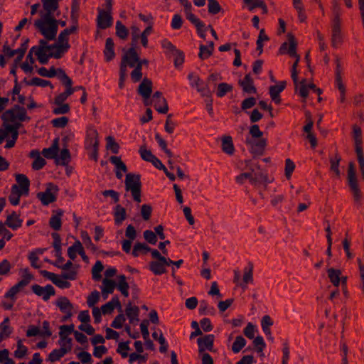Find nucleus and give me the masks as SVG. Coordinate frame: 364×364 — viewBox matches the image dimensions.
Segmentation results:
<instances>
[{
  "instance_id": "1",
  "label": "nucleus",
  "mask_w": 364,
  "mask_h": 364,
  "mask_svg": "<svg viewBox=\"0 0 364 364\" xmlns=\"http://www.w3.org/2000/svg\"><path fill=\"white\" fill-rule=\"evenodd\" d=\"M58 20L44 14L42 18L35 21L34 25L48 41L55 40L58 32Z\"/></svg>"
},
{
  "instance_id": "2",
  "label": "nucleus",
  "mask_w": 364,
  "mask_h": 364,
  "mask_svg": "<svg viewBox=\"0 0 364 364\" xmlns=\"http://www.w3.org/2000/svg\"><path fill=\"white\" fill-rule=\"evenodd\" d=\"M40 273L43 277L50 279L54 284L61 289L69 288L70 283L66 280H75L77 274L75 269H71L68 272H63L60 276L46 270H41Z\"/></svg>"
},
{
  "instance_id": "3",
  "label": "nucleus",
  "mask_w": 364,
  "mask_h": 364,
  "mask_svg": "<svg viewBox=\"0 0 364 364\" xmlns=\"http://www.w3.org/2000/svg\"><path fill=\"white\" fill-rule=\"evenodd\" d=\"M141 177L139 174L129 173L125 178V189L130 191L133 199L137 203L141 202Z\"/></svg>"
},
{
  "instance_id": "4",
  "label": "nucleus",
  "mask_w": 364,
  "mask_h": 364,
  "mask_svg": "<svg viewBox=\"0 0 364 364\" xmlns=\"http://www.w3.org/2000/svg\"><path fill=\"white\" fill-rule=\"evenodd\" d=\"M1 119L4 128L8 125H14L19 128L23 122V109L18 105H15L14 108L3 113Z\"/></svg>"
},
{
  "instance_id": "5",
  "label": "nucleus",
  "mask_w": 364,
  "mask_h": 364,
  "mask_svg": "<svg viewBox=\"0 0 364 364\" xmlns=\"http://www.w3.org/2000/svg\"><path fill=\"white\" fill-rule=\"evenodd\" d=\"M347 179L349 187L353 193L355 201L359 202L361 199V193L358 186L355 164L352 161L348 164Z\"/></svg>"
},
{
  "instance_id": "6",
  "label": "nucleus",
  "mask_w": 364,
  "mask_h": 364,
  "mask_svg": "<svg viewBox=\"0 0 364 364\" xmlns=\"http://www.w3.org/2000/svg\"><path fill=\"white\" fill-rule=\"evenodd\" d=\"M58 191L59 188L58 186L53 183H48L46 184L45 191L38 193L36 196L43 205H48L56 200Z\"/></svg>"
},
{
  "instance_id": "7",
  "label": "nucleus",
  "mask_w": 364,
  "mask_h": 364,
  "mask_svg": "<svg viewBox=\"0 0 364 364\" xmlns=\"http://www.w3.org/2000/svg\"><path fill=\"white\" fill-rule=\"evenodd\" d=\"M124 54L123 55L120 63V70L122 71V75H124V72H127V68H134L136 63L139 61V56L134 48H130L128 50L123 49Z\"/></svg>"
},
{
  "instance_id": "8",
  "label": "nucleus",
  "mask_w": 364,
  "mask_h": 364,
  "mask_svg": "<svg viewBox=\"0 0 364 364\" xmlns=\"http://www.w3.org/2000/svg\"><path fill=\"white\" fill-rule=\"evenodd\" d=\"M21 289H23V279L18 281L16 284L13 286L5 294L4 298L6 300L2 301L1 305L6 310H9L13 307L17 299V294L20 292Z\"/></svg>"
},
{
  "instance_id": "9",
  "label": "nucleus",
  "mask_w": 364,
  "mask_h": 364,
  "mask_svg": "<svg viewBox=\"0 0 364 364\" xmlns=\"http://www.w3.org/2000/svg\"><path fill=\"white\" fill-rule=\"evenodd\" d=\"M16 179L18 184L12 186L11 193L9 196V200L13 205L19 204L20 198L23 195V174H16Z\"/></svg>"
},
{
  "instance_id": "10",
  "label": "nucleus",
  "mask_w": 364,
  "mask_h": 364,
  "mask_svg": "<svg viewBox=\"0 0 364 364\" xmlns=\"http://www.w3.org/2000/svg\"><path fill=\"white\" fill-rule=\"evenodd\" d=\"M246 144L250 146L251 152L257 155H262L267 144L266 139H250L247 138L245 141Z\"/></svg>"
},
{
  "instance_id": "11",
  "label": "nucleus",
  "mask_w": 364,
  "mask_h": 364,
  "mask_svg": "<svg viewBox=\"0 0 364 364\" xmlns=\"http://www.w3.org/2000/svg\"><path fill=\"white\" fill-rule=\"evenodd\" d=\"M287 37L289 41V55L291 57L295 58V61L292 65L291 70H297L296 68L300 60V56L296 53L297 42L294 36L291 33H288Z\"/></svg>"
},
{
  "instance_id": "12",
  "label": "nucleus",
  "mask_w": 364,
  "mask_h": 364,
  "mask_svg": "<svg viewBox=\"0 0 364 364\" xmlns=\"http://www.w3.org/2000/svg\"><path fill=\"white\" fill-rule=\"evenodd\" d=\"M32 291L38 296H42L43 300L47 301L51 296L55 294V289L50 284L42 287L38 284H34L31 287Z\"/></svg>"
},
{
  "instance_id": "13",
  "label": "nucleus",
  "mask_w": 364,
  "mask_h": 364,
  "mask_svg": "<svg viewBox=\"0 0 364 364\" xmlns=\"http://www.w3.org/2000/svg\"><path fill=\"white\" fill-rule=\"evenodd\" d=\"M215 336L213 334L205 335L203 337L198 338L197 340L198 346V351L200 353H203L206 350L212 351L213 348Z\"/></svg>"
},
{
  "instance_id": "14",
  "label": "nucleus",
  "mask_w": 364,
  "mask_h": 364,
  "mask_svg": "<svg viewBox=\"0 0 364 364\" xmlns=\"http://www.w3.org/2000/svg\"><path fill=\"white\" fill-rule=\"evenodd\" d=\"M3 52L9 58L14 56L16 54H18V55L15 60V65L16 67H19L20 68L23 69V63L21 62V58H23V43L21 44L19 48L15 50H11L7 45H4Z\"/></svg>"
},
{
  "instance_id": "15",
  "label": "nucleus",
  "mask_w": 364,
  "mask_h": 364,
  "mask_svg": "<svg viewBox=\"0 0 364 364\" xmlns=\"http://www.w3.org/2000/svg\"><path fill=\"white\" fill-rule=\"evenodd\" d=\"M343 36L341 33V21H333L331 43L332 46L336 48L341 44Z\"/></svg>"
},
{
  "instance_id": "16",
  "label": "nucleus",
  "mask_w": 364,
  "mask_h": 364,
  "mask_svg": "<svg viewBox=\"0 0 364 364\" xmlns=\"http://www.w3.org/2000/svg\"><path fill=\"white\" fill-rule=\"evenodd\" d=\"M52 237L53 238V246L55 249V256L57 257V260L55 262H52V264L55 267H60V263H62L64 260L62 257L61 238L60 235L57 232H53Z\"/></svg>"
},
{
  "instance_id": "17",
  "label": "nucleus",
  "mask_w": 364,
  "mask_h": 364,
  "mask_svg": "<svg viewBox=\"0 0 364 364\" xmlns=\"http://www.w3.org/2000/svg\"><path fill=\"white\" fill-rule=\"evenodd\" d=\"M97 22L98 28L101 29H106L112 26V17L109 12L100 9L99 10Z\"/></svg>"
},
{
  "instance_id": "18",
  "label": "nucleus",
  "mask_w": 364,
  "mask_h": 364,
  "mask_svg": "<svg viewBox=\"0 0 364 364\" xmlns=\"http://www.w3.org/2000/svg\"><path fill=\"white\" fill-rule=\"evenodd\" d=\"M238 84L241 86L243 92L247 94H255L257 92V88L250 73L245 75L242 80H240Z\"/></svg>"
},
{
  "instance_id": "19",
  "label": "nucleus",
  "mask_w": 364,
  "mask_h": 364,
  "mask_svg": "<svg viewBox=\"0 0 364 364\" xmlns=\"http://www.w3.org/2000/svg\"><path fill=\"white\" fill-rule=\"evenodd\" d=\"M87 140L89 141L90 145L93 147V152L91 157L97 161L98 159V133L96 129H91L87 133Z\"/></svg>"
},
{
  "instance_id": "20",
  "label": "nucleus",
  "mask_w": 364,
  "mask_h": 364,
  "mask_svg": "<svg viewBox=\"0 0 364 364\" xmlns=\"http://www.w3.org/2000/svg\"><path fill=\"white\" fill-rule=\"evenodd\" d=\"M69 48L70 45L66 44L65 46H63L55 43L50 46V49L48 50V52H49V56L55 59H59L62 58L63 54L67 52Z\"/></svg>"
},
{
  "instance_id": "21",
  "label": "nucleus",
  "mask_w": 364,
  "mask_h": 364,
  "mask_svg": "<svg viewBox=\"0 0 364 364\" xmlns=\"http://www.w3.org/2000/svg\"><path fill=\"white\" fill-rule=\"evenodd\" d=\"M172 260L166 259V262L160 260L151 261L149 263L150 270L156 275H160L166 272L165 266L171 265Z\"/></svg>"
},
{
  "instance_id": "22",
  "label": "nucleus",
  "mask_w": 364,
  "mask_h": 364,
  "mask_svg": "<svg viewBox=\"0 0 364 364\" xmlns=\"http://www.w3.org/2000/svg\"><path fill=\"white\" fill-rule=\"evenodd\" d=\"M58 72L59 79L62 82L63 85L66 87L64 93L68 97L70 95H73L75 91V88L72 87L73 81L62 68H58Z\"/></svg>"
},
{
  "instance_id": "23",
  "label": "nucleus",
  "mask_w": 364,
  "mask_h": 364,
  "mask_svg": "<svg viewBox=\"0 0 364 364\" xmlns=\"http://www.w3.org/2000/svg\"><path fill=\"white\" fill-rule=\"evenodd\" d=\"M152 92V82L144 77L138 87V93L144 99L149 100Z\"/></svg>"
},
{
  "instance_id": "24",
  "label": "nucleus",
  "mask_w": 364,
  "mask_h": 364,
  "mask_svg": "<svg viewBox=\"0 0 364 364\" xmlns=\"http://www.w3.org/2000/svg\"><path fill=\"white\" fill-rule=\"evenodd\" d=\"M59 138L57 137L53 141L50 147L45 148L42 151L43 156L48 159H55L59 152Z\"/></svg>"
},
{
  "instance_id": "25",
  "label": "nucleus",
  "mask_w": 364,
  "mask_h": 364,
  "mask_svg": "<svg viewBox=\"0 0 364 364\" xmlns=\"http://www.w3.org/2000/svg\"><path fill=\"white\" fill-rule=\"evenodd\" d=\"M286 82H280L278 85H272L269 87V95L272 100L276 104H280L281 98L279 94L285 89Z\"/></svg>"
},
{
  "instance_id": "26",
  "label": "nucleus",
  "mask_w": 364,
  "mask_h": 364,
  "mask_svg": "<svg viewBox=\"0 0 364 364\" xmlns=\"http://www.w3.org/2000/svg\"><path fill=\"white\" fill-rule=\"evenodd\" d=\"M29 156L34 159L32 163V168L34 170H40L46 165V160L41 156L40 152L38 150L31 151Z\"/></svg>"
},
{
  "instance_id": "27",
  "label": "nucleus",
  "mask_w": 364,
  "mask_h": 364,
  "mask_svg": "<svg viewBox=\"0 0 364 364\" xmlns=\"http://www.w3.org/2000/svg\"><path fill=\"white\" fill-rule=\"evenodd\" d=\"M115 307L122 311L121 304L117 296L113 297L110 301L102 306L101 311L103 314H109L113 311Z\"/></svg>"
},
{
  "instance_id": "28",
  "label": "nucleus",
  "mask_w": 364,
  "mask_h": 364,
  "mask_svg": "<svg viewBox=\"0 0 364 364\" xmlns=\"http://www.w3.org/2000/svg\"><path fill=\"white\" fill-rule=\"evenodd\" d=\"M125 313L131 323L139 321V309L138 306H132V303L129 302L126 306Z\"/></svg>"
},
{
  "instance_id": "29",
  "label": "nucleus",
  "mask_w": 364,
  "mask_h": 364,
  "mask_svg": "<svg viewBox=\"0 0 364 364\" xmlns=\"http://www.w3.org/2000/svg\"><path fill=\"white\" fill-rule=\"evenodd\" d=\"M22 220L20 219V214H17L16 212H13L7 216L5 222V225L15 230L21 226Z\"/></svg>"
},
{
  "instance_id": "30",
  "label": "nucleus",
  "mask_w": 364,
  "mask_h": 364,
  "mask_svg": "<svg viewBox=\"0 0 364 364\" xmlns=\"http://www.w3.org/2000/svg\"><path fill=\"white\" fill-rule=\"evenodd\" d=\"M328 277L331 284L338 287L341 283L340 276L342 274V272L339 269L328 268L327 269Z\"/></svg>"
},
{
  "instance_id": "31",
  "label": "nucleus",
  "mask_w": 364,
  "mask_h": 364,
  "mask_svg": "<svg viewBox=\"0 0 364 364\" xmlns=\"http://www.w3.org/2000/svg\"><path fill=\"white\" fill-rule=\"evenodd\" d=\"M222 149L228 155H232L234 154L235 147L230 136H225L222 138Z\"/></svg>"
},
{
  "instance_id": "32",
  "label": "nucleus",
  "mask_w": 364,
  "mask_h": 364,
  "mask_svg": "<svg viewBox=\"0 0 364 364\" xmlns=\"http://www.w3.org/2000/svg\"><path fill=\"white\" fill-rule=\"evenodd\" d=\"M70 161V154L67 148L63 149L60 155H57L55 163L56 165L67 166Z\"/></svg>"
},
{
  "instance_id": "33",
  "label": "nucleus",
  "mask_w": 364,
  "mask_h": 364,
  "mask_svg": "<svg viewBox=\"0 0 364 364\" xmlns=\"http://www.w3.org/2000/svg\"><path fill=\"white\" fill-rule=\"evenodd\" d=\"M114 41L112 38H107L105 43V48L104 50V55L107 61L112 60L114 55Z\"/></svg>"
},
{
  "instance_id": "34",
  "label": "nucleus",
  "mask_w": 364,
  "mask_h": 364,
  "mask_svg": "<svg viewBox=\"0 0 364 364\" xmlns=\"http://www.w3.org/2000/svg\"><path fill=\"white\" fill-rule=\"evenodd\" d=\"M353 138L355 142V149H362L363 138L361 128L357 124L353 126Z\"/></svg>"
},
{
  "instance_id": "35",
  "label": "nucleus",
  "mask_w": 364,
  "mask_h": 364,
  "mask_svg": "<svg viewBox=\"0 0 364 364\" xmlns=\"http://www.w3.org/2000/svg\"><path fill=\"white\" fill-rule=\"evenodd\" d=\"M57 214L53 215L49 220L50 227L54 230H59L62 226L61 216L63 213L62 210H56Z\"/></svg>"
},
{
  "instance_id": "36",
  "label": "nucleus",
  "mask_w": 364,
  "mask_h": 364,
  "mask_svg": "<svg viewBox=\"0 0 364 364\" xmlns=\"http://www.w3.org/2000/svg\"><path fill=\"white\" fill-rule=\"evenodd\" d=\"M43 6L46 11L45 14H49V17H53V13L58 8L57 0H41Z\"/></svg>"
},
{
  "instance_id": "37",
  "label": "nucleus",
  "mask_w": 364,
  "mask_h": 364,
  "mask_svg": "<svg viewBox=\"0 0 364 364\" xmlns=\"http://www.w3.org/2000/svg\"><path fill=\"white\" fill-rule=\"evenodd\" d=\"M114 221L117 225H120L126 219V210L120 205H117L114 212Z\"/></svg>"
},
{
  "instance_id": "38",
  "label": "nucleus",
  "mask_w": 364,
  "mask_h": 364,
  "mask_svg": "<svg viewBox=\"0 0 364 364\" xmlns=\"http://www.w3.org/2000/svg\"><path fill=\"white\" fill-rule=\"evenodd\" d=\"M149 251H151V248L146 244L136 242L134 245L132 254L134 257H137L140 253L146 255Z\"/></svg>"
},
{
  "instance_id": "39",
  "label": "nucleus",
  "mask_w": 364,
  "mask_h": 364,
  "mask_svg": "<svg viewBox=\"0 0 364 364\" xmlns=\"http://www.w3.org/2000/svg\"><path fill=\"white\" fill-rule=\"evenodd\" d=\"M59 336L60 348L66 349V353L70 351L72 348V338L68 337L65 332H59Z\"/></svg>"
},
{
  "instance_id": "40",
  "label": "nucleus",
  "mask_w": 364,
  "mask_h": 364,
  "mask_svg": "<svg viewBox=\"0 0 364 364\" xmlns=\"http://www.w3.org/2000/svg\"><path fill=\"white\" fill-rule=\"evenodd\" d=\"M56 305L62 312L72 311L73 309V306L68 299L64 296L60 297L57 300Z\"/></svg>"
},
{
  "instance_id": "41",
  "label": "nucleus",
  "mask_w": 364,
  "mask_h": 364,
  "mask_svg": "<svg viewBox=\"0 0 364 364\" xmlns=\"http://www.w3.org/2000/svg\"><path fill=\"white\" fill-rule=\"evenodd\" d=\"M24 82L27 85L39 86L42 87L50 86L51 89L53 88V85L51 84L50 81L39 77H33L28 81L24 80Z\"/></svg>"
},
{
  "instance_id": "42",
  "label": "nucleus",
  "mask_w": 364,
  "mask_h": 364,
  "mask_svg": "<svg viewBox=\"0 0 364 364\" xmlns=\"http://www.w3.org/2000/svg\"><path fill=\"white\" fill-rule=\"evenodd\" d=\"M341 160V156L336 154L335 156L333 158H330L329 161L331 164L330 169L333 171L337 177H340L341 172L339 170V164Z\"/></svg>"
},
{
  "instance_id": "43",
  "label": "nucleus",
  "mask_w": 364,
  "mask_h": 364,
  "mask_svg": "<svg viewBox=\"0 0 364 364\" xmlns=\"http://www.w3.org/2000/svg\"><path fill=\"white\" fill-rule=\"evenodd\" d=\"M38 73L42 77H53L57 75L59 78L58 68L55 69L53 66H52L49 70H47L44 67H41L38 70Z\"/></svg>"
},
{
  "instance_id": "44",
  "label": "nucleus",
  "mask_w": 364,
  "mask_h": 364,
  "mask_svg": "<svg viewBox=\"0 0 364 364\" xmlns=\"http://www.w3.org/2000/svg\"><path fill=\"white\" fill-rule=\"evenodd\" d=\"M119 278V283H118V289L121 291L122 294L124 295L125 297H127L129 296V284L126 281V277L124 275H119L118 277Z\"/></svg>"
},
{
  "instance_id": "45",
  "label": "nucleus",
  "mask_w": 364,
  "mask_h": 364,
  "mask_svg": "<svg viewBox=\"0 0 364 364\" xmlns=\"http://www.w3.org/2000/svg\"><path fill=\"white\" fill-rule=\"evenodd\" d=\"M103 287L102 288V293L103 295L105 294H112L114 291V287L116 286L115 282L107 278H105L102 280Z\"/></svg>"
},
{
  "instance_id": "46",
  "label": "nucleus",
  "mask_w": 364,
  "mask_h": 364,
  "mask_svg": "<svg viewBox=\"0 0 364 364\" xmlns=\"http://www.w3.org/2000/svg\"><path fill=\"white\" fill-rule=\"evenodd\" d=\"M9 321V318H6L0 324V343L9 337L11 333V330L8 325Z\"/></svg>"
},
{
  "instance_id": "47",
  "label": "nucleus",
  "mask_w": 364,
  "mask_h": 364,
  "mask_svg": "<svg viewBox=\"0 0 364 364\" xmlns=\"http://www.w3.org/2000/svg\"><path fill=\"white\" fill-rule=\"evenodd\" d=\"M109 161L115 166L117 171H122L124 173L127 171V166L119 156H112L109 158Z\"/></svg>"
},
{
  "instance_id": "48",
  "label": "nucleus",
  "mask_w": 364,
  "mask_h": 364,
  "mask_svg": "<svg viewBox=\"0 0 364 364\" xmlns=\"http://www.w3.org/2000/svg\"><path fill=\"white\" fill-rule=\"evenodd\" d=\"M35 49H36V47H33L30 50L28 54L27 55L26 61L24 62V72L31 73L33 70V67L31 65H30V64L32 65L35 62V60L33 57V53H35V51H36Z\"/></svg>"
},
{
  "instance_id": "49",
  "label": "nucleus",
  "mask_w": 364,
  "mask_h": 364,
  "mask_svg": "<svg viewBox=\"0 0 364 364\" xmlns=\"http://www.w3.org/2000/svg\"><path fill=\"white\" fill-rule=\"evenodd\" d=\"M245 339L242 336H238L236 337L235 341L232 343V350L235 353H237L242 350L243 347H245Z\"/></svg>"
},
{
  "instance_id": "50",
  "label": "nucleus",
  "mask_w": 364,
  "mask_h": 364,
  "mask_svg": "<svg viewBox=\"0 0 364 364\" xmlns=\"http://www.w3.org/2000/svg\"><path fill=\"white\" fill-rule=\"evenodd\" d=\"M128 30L121 21H118L116 23V35L121 39H126L128 36Z\"/></svg>"
},
{
  "instance_id": "51",
  "label": "nucleus",
  "mask_w": 364,
  "mask_h": 364,
  "mask_svg": "<svg viewBox=\"0 0 364 364\" xmlns=\"http://www.w3.org/2000/svg\"><path fill=\"white\" fill-rule=\"evenodd\" d=\"M106 141H107V145H106L107 149L111 150V151L113 154H118V152L119 151V145L118 143H117L115 141L114 137L112 136H108L106 138Z\"/></svg>"
},
{
  "instance_id": "52",
  "label": "nucleus",
  "mask_w": 364,
  "mask_h": 364,
  "mask_svg": "<svg viewBox=\"0 0 364 364\" xmlns=\"http://www.w3.org/2000/svg\"><path fill=\"white\" fill-rule=\"evenodd\" d=\"M232 86L225 82L220 83L218 85L217 96L219 97H224L228 92L232 90Z\"/></svg>"
},
{
  "instance_id": "53",
  "label": "nucleus",
  "mask_w": 364,
  "mask_h": 364,
  "mask_svg": "<svg viewBox=\"0 0 364 364\" xmlns=\"http://www.w3.org/2000/svg\"><path fill=\"white\" fill-rule=\"evenodd\" d=\"M66 353V349L65 348L55 349L49 354L48 360L50 362L59 360Z\"/></svg>"
},
{
  "instance_id": "54",
  "label": "nucleus",
  "mask_w": 364,
  "mask_h": 364,
  "mask_svg": "<svg viewBox=\"0 0 364 364\" xmlns=\"http://www.w3.org/2000/svg\"><path fill=\"white\" fill-rule=\"evenodd\" d=\"M134 68V69L131 73V77L134 82H139L142 77V65L136 62Z\"/></svg>"
},
{
  "instance_id": "55",
  "label": "nucleus",
  "mask_w": 364,
  "mask_h": 364,
  "mask_svg": "<svg viewBox=\"0 0 364 364\" xmlns=\"http://www.w3.org/2000/svg\"><path fill=\"white\" fill-rule=\"evenodd\" d=\"M104 267L100 261H97L92 269V278L95 280H99L102 276L100 272L103 270Z\"/></svg>"
},
{
  "instance_id": "56",
  "label": "nucleus",
  "mask_w": 364,
  "mask_h": 364,
  "mask_svg": "<svg viewBox=\"0 0 364 364\" xmlns=\"http://www.w3.org/2000/svg\"><path fill=\"white\" fill-rule=\"evenodd\" d=\"M208 12L212 15H215L218 14L222 8L217 0H208Z\"/></svg>"
},
{
  "instance_id": "57",
  "label": "nucleus",
  "mask_w": 364,
  "mask_h": 364,
  "mask_svg": "<svg viewBox=\"0 0 364 364\" xmlns=\"http://www.w3.org/2000/svg\"><path fill=\"white\" fill-rule=\"evenodd\" d=\"M155 109L161 114H166L168 111V106L165 98H161V102H158V100L154 104Z\"/></svg>"
},
{
  "instance_id": "58",
  "label": "nucleus",
  "mask_w": 364,
  "mask_h": 364,
  "mask_svg": "<svg viewBox=\"0 0 364 364\" xmlns=\"http://www.w3.org/2000/svg\"><path fill=\"white\" fill-rule=\"evenodd\" d=\"M81 237L87 248L90 249L93 252L97 251V247L92 242L91 238L87 232H82Z\"/></svg>"
},
{
  "instance_id": "59",
  "label": "nucleus",
  "mask_w": 364,
  "mask_h": 364,
  "mask_svg": "<svg viewBox=\"0 0 364 364\" xmlns=\"http://www.w3.org/2000/svg\"><path fill=\"white\" fill-rule=\"evenodd\" d=\"M254 346L256 348V350L257 353H260L261 355H263V350L266 346V344L263 340L262 336H257L253 341Z\"/></svg>"
},
{
  "instance_id": "60",
  "label": "nucleus",
  "mask_w": 364,
  "mask_h": 364,
  "mask_svg": "<svg viewBox=\"0 0 364 364\" xmlns=\"http://www.w3.org/2000/svg\"><path fill=\"white\" fill-rule=\"evenodd\" d=\"M179 1L184 8V11L186 15L187 19L190 20L192 18L195 17V15L193 14L191 12L192 5L188 1V0H179Z\"/></svg>"
},
{
  "instance_id": "61",
  "label": "nucleus",
  "mask_w": 364,
  "mask_h": 364,
  "mask_svg": "<svg viewBox=\"0 0 364 364\" xmlns=\"http://www.w3.org/2000/svg\"><path fill=\"white\" fill-rule=\"evenodd\" d=\"M139 153L141 155V157L146 161L150 162L155 156L151 153L150 150H148L145 146H142L139 149Z\"/></svg>"
},
{
  "instance_id": "62",
  "label": "nucleus",
  "mask_w": 364,
  "mask_h": 364,
  "mask_svg": "<svg viewBox=\"0 0 364 364\" xmlns=\"http://www.w3.org/2000/svg\"><path fill=\"white\" fill-rule=\"evenodd\" d=\"M155 139L157 140L160 147L164 151L167 156L168 158H171L173 156V154L169 149H167L166 141L163 139L159 134L155 135Z\"/></svg>"
},
{
  "instance_id": "63",
  "label": "nucleus",
  "mask_w": 364,
  "mask_h": 364,
  "mask_svg": "<svg viewBox=\"0 0 364 364\" xmlns=\"http://www.w3.org/2000/svg\"><path fill=\"white\" fill-rule=\"evenodd\" d=\"M129 341L121 342L118 345L117 352L120 353L122 358H127L128 356L127 351L129 350Z\"/></svg>"
},
{
  "instance_id": "64",
  "label": "nucleus",
  "mask_w": 364,
  "mask_h": 364,
  "mask_svg": "<svg viewBox=\"0 0 364 364\" xmlns=\"http://www.w3.org/2000/svg\"><path fill=\"white\" fill-rule=\"evenodd\" d=\"M68 123V118L67 117H61L55 118L52 120L51 124L54 127L63 128Z\"/></svg>"
}]
</instances>
